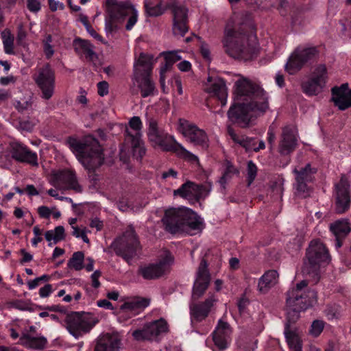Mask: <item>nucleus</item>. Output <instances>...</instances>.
<instances>
[{"label":"nucleus","mask_w":351,"mask_h":351,"mask_svg":"<svg viewBox=\"0 0 351 351\" xmlns=\"http://www.w3.org/2000/svg\"><path fill=\"white\" fill-rule=\"evenodd\" d=\"M234 101L228 116L242 127L247 126L254 117L264 113L269 104L266 93L254 86L247 79L240 77L235 82Z\"/></svg>","instance_id":"f257e3e1"},{"label":"nucleus","mask_w":351,"mask_h":351,"mask_svg":"<svg viewBox=\"0 0 351 351\" xmlns=\"http://www.w3.org/2000/svg\"><path fill=\"white\" fill-rule=\"evenodd\" d=\"M306 286V282L302 280L287 293L288 322L285 324L284 334L292 351H302V347L300 332L295 328L291 329L289 323L298 318L300 311L306 309L316 302V293L313 290H307Z\"/></svg>","instance_id":"f03ea898"},{"label":"nucleus","mask_w":351,"mask_h":351,"mask_svg":"<svg viewBox=\"0 0 351 351\" xmlns=\"http://www.w3.org/2000/svg\"><path fill=\"white\" fill-rule=\"evenodd\" d=\"M221 44L224 52L228 56L244 61L252 59L258 51L256 35L240 32L236 25L235 16L230 17L227 21Z\"/></svg>","instance_id":"7ed1b4c3"},{"label":"nucleus","mask_w":351,"mask_h":351,"mask_svg":"<svg viewBox=\"0 0 351 351\" xmlns=\"http://www.w3.org/2000/svg\"><path fill=\"white\" fill-rule=\"evenodd\" d=\"M162 221L166 229L173 234L185 232L193 235L203 228V219L186 207L167 209Z\"/></svg>","instance_id":"20e7f679"},{"label":"nucleus","mask_w":351,"mask_h":351,"mask_svg":"<svg viewBox=\"0 0 351 351\" xmlns=\"http://www.w3.org/2000/svg\"><path fill=\"white\" fill-rule=\"evenodd\" d=\"M69 147L75 155L79 162L88 171H93L104 162V156L98 141L91 136H86L83 141L69 138Z\"/></svg>","instance_id":"39448f33"},{"label":"nucleus","mask_w":351,"mask_h":351,"mask_svg":"<svg viewBox=\"0 0 351 351\" xmlns=\"http://www.w3.org/2000/svg\"><path fill=\"white\" fill-rule=\"evenodd\" d=\"M167 6L173 7V32L176 36H183L188 30L187 9L182 5H176L172 3H164L161 0H145V8L148 15L157 16L162 14Z\"/></svg>","instance_id":"423d86ee"},{"label":"nucleus","mask_w":351,"mask_h":351,"mask_svg":"<svg viewBox=\"0 0 351 351\" xmlns=\"http://www.w3.org/2000/svg\"><path fill=\"white\" fill-rule=\"evenodd\" d=\"M329 261L330 256L325 245L318 240L312 241L306 251L302 272L317 279L320 269L328 264Z\"/></svg>","instance_id":"0eeeda50"},{"label":"nucleus","mask_w":351,"mask_h":351,"mask_svg":"<svg viewBox=\"0 0 351 351\" xmlns=\"http://www.w3.org/2000/svg\"><path fill=\"white\" fill-rule=\"evenodd\" d=\"M153 56L141 53L134 64V83L141 91L142 97H146L154 94V84L149 78L152 70Z\"/></svg>","instance_id":"6e6552de"},{"label":"nucleus","mask_w":351,"mask_h":351,"mask_svg":"<svg viewBox=\"0 0 351 351\" xmlns=\"http://www.w3.org/2000/svg\"><path fill=\"white\" fill-rule=\"evenodd\" d=\"M49 182L53 189H49L47 193L56 199L59 198L58 191L71 189L76 193H80L82 191V186L77 182L75 172L71 169L53 171Z\"/></svg>","instance_id":"1a4fd4ad"},{"label":"nucleus","mask_w":351,"mask_h":351,"mask_svg":"<svg viewBox=\"0 0 351 351\" xmlns=\"http://www.w3.org/2000/svg\"><path fill=\"white\" fill-rule=\"evenodd\" d=\"M97 323V319L91 314L73 313L66 316L64 326L74 338L79 339L88 333Z\"/></svg>","instance_id":"9d476101"},{"label":"nucleus","mask_w":351,"mask_h":351,"mask_svg":"<svg viewBox=\"0 0 351 351\" xmlns=\"http://www.w3.org/2000/svg\"><path fill=\"white\" fill-rule=\"evenodd\" d=\"M178 130L188 143L202 149H206L208 147L209 138L206 132L195 124L184 119H180Z\"/></svg>","instance_id":"9b49d317"},{"label":"nucleus","mask_w":351,"mask_h":351,"mask_svg":"<svg viewBox=\"0 0 351 351\" xmlns=\"http://www.w3.org/2000/svg\"><path fill=\"white\" fill-rule=\"evenodd\" d=\"M143 123L138 117H132L126 126V141L131 144L134 156L141 158L145 154L142 137Z\"/></svg>","instance_id":"f8f14e48"},{"label":"nucleus","mask_w":351,"mask_h":351,"mask_svg":"<svg viewBox=\"0 0 351 351\" xmlns=\"http://www.w3.org/2000/svg\"><path fill=\"white\" fill-rule=\"evenodd\" d=\"M328 78L326 65L319 64L313 69L309 77L302 82V88L308 95H317L324 88Z\"/></svg>","instance_id":"ddd939ff"},{"label":"nucleus","mask_w":351,"mask_h":351,"mask_svg":"<svg viewBox=\"0 0 351 351\" xmlns=\"http://www.w3.org/2000/svg\"><path fill=\"white\" fill-rule=\"evenodd\" d=\"M147 136L154 147L165 151H171L177 142L174 136L169 135L158 126L157 121L152 117H147Z\"/></svg>","instance_id":"4468645a"},{"label":"nucleus","mask_w":351,"mask_h":351,"mask_svg":"<svg viewBox=\"0 0 351 351\" xmlns=\"http://www.w3.org/2000/svg\"><path fill=\"white\" fill-rule=\"evenodd\" d=\"M316 54L317 50L315 47H298L289 56L285 65V71L290 75L295 74Z\"/></svg>","instance_id":"2eb2a0df"},{"label":"nucleus","mask_w":351,"mask_h":351,"mask_svg":"<svg viewBox=\"0 0 351 351\" xmlns=\"http://www.w3.org/2000/svg\"><path fill=\"white\" fill-rule=\"evenodd\" d=\"M34 79L41 90L42 97L49 99L55 90V73L49 64H45L38 69Z\"/></svg>","instance_id":"dca6fc26"},{"label":"nucleus","mask_w":351,"mask_h":351,"mask_svg":"<svg viewBox=\"0 0 351 351\" xmlns=\"http://www.w3.org/2000/svg\"><path fill=\"white\" fill-rule=\"evenodd\" d=\"M316 169L312 168L310 164L303 166L295 167L293 169L295 178V194L301 197H306L310 195V188L307 183L311 182Z\"/></svg>","instance_id":"f3484780"},{"label":"nucleus","mask_w":351,"mask_h":351,"mask_svg":"<svg viewBox=\"0 0 351 351\" xmlns=\"http://www.w3.org/2000/svg\"><path fill=\"white\" fill-rule=\"evenodd\" d=\"M173 262V258L169 252L164 250L159 256V261L156 264H150L140 269L141 274L145 279H154L160 277L169 269Z\"/></svg>","instance_id":"a211bd4d"},{"label":"nucleus","mask_w":351,"mask_h":351,"mask_svg":"<svg viewBox=\"0 0 351 351\" xmlns=\"http://www.w3.org/2000/svg\"><path fill=\"white\" fill-rule=\"evenodd\" d=\"M212 190V184L208 182L206 185H198L192 182H187L179 189L173 191L175 196H180L191 202L205 198Z\"/></svg>","instance_id":"6ab92c4d"},{"label":"nucleus","mask_w":351,"mask_h":351,"mask_svg":"<svg viewBox=\"0 0 351 351\" xmlns=\"http://www.w3.org/2000/svg\"><path fill=\"white\" fill-rule=\"evenodd\" d=\"M107 3L108 5V10L112 16L114 18L124 16H129L125 28L127 30L132 29L137 22L138 19V12L135 7L129 3L121 4L117 3L116 0H108Z\"/></svg>","instance_id":"aec40b11"},{"label":"nucleus","mask_w":351,"mask_h":351,"mask_svg":"<svg viewBox=\"0 0 351 351\" xmlns=\"http://www.w3.org/2000/svg\"><path fill=\"white\" fill-rule=\"evenodd\" d=\"M114 247L123 254V258L129 261L138 245L134 230L132 228L127 230L114 241Z\"/></svg>","instance_id":"412c9836"},{"label":"nucleus","mask_w":351,"mask_h":351,"mask_svg":"<svg viewBox=\"0 0 351 351\" xmlns=\"http://www.w3.org/2000/svg\"><path fill=\"white\" fill-rule=\"evenodd\" d=\"M167 330V322L163 319H160L147 324L143 330L134 331L133 337L137 340H153L158 335L166 332Z\"/></svg>","instance_id":"4be33fe9"},{"label":"nucleus","mask_w":351,"mask_h":351,"mask_svg":"<svg viewBox=\"0 0 351 351\" xmlns=\"http://www.w3.org/2000/svg\"><path fill=\"white\" fill-rule=\"evenodd\" d=\"M204 90L211 96L217 97L222 106L226 105L228 88L221 77L208 76L204 84Z\"/></svg>","instance_id":"5701e85b"},{"label":"nucleus","mask_w":351,"mask_h":351,"mask_svg":"<svg viewBox=\"0 0 351 351\" xmlns=\"http://www.w3.org/2000/svg\"><path fill=\"white\" fill-rule=\"evenodd\" d=\"M208 264L203 259L197 269L195 280L193 284L192 298L193 300L200 298L207 289L210 282V274L207 269Z\"/></svg>","instance_id":"b1692460"},{"label":"nucleus","mask_w":351,"mask_h":351,"mask_svg":"<svg viewBox=\"0 0 351 351\" xmlns=\"http://www.w3.org/2000/svg\"><path fill=\"white\" fill-rule=\"evenodd\" d=\"M232 330L229 324L222 320H219L218 324L213 332V341L214 346L212 347L214 351H222L225 350L230 342Z\"/></svg>","instance_id":"393cba45"},{"label":"nucleus","mask_w":351,"mask_h":351,"mask_svg":"<svg viewBox=\"0 0 351 351\" xmlns=\"http://www.w3.org/2000/svg\"><path fill=\"white\" fill-rule=\"evenodd\" d=\"M332 101L340 110L351 107V89L348 84H343L332 89Z\"/></svg>","instance_id":"a878e982"},{"label":"nucleus","mask_w":351,"mask_h":351,"mask_svg":"<svg viewBox=\"0 0 351 351\" xmlns=\"http://www.w3.org/2000/svg\"><path fill=\"white\" fill-rule=\"evenodd\" d=\"M296 134V130L293 127L284 128L278 148L281 154H289L295 149L297 142Z\"/></svg>","instance_id":"bb28decb"},{"label":"nucleus","mask_w":351,"mask_h":351,"mask_svg":"<svg viewBox=\"0 0 351 351\" xmlns=\"http://www.w3.org/2000/svg\"><path fill=\"white\" fill-rule=\"evenodd\" d=\"M337 202L336 209L339 213L346 211L350 205V193L348 184L345 178H341L336 185Z\"/></svg>","instance_id":"cd10ccee"},{"label":"nucleus","mask_w":351,"mask_h":351,"mask_svg":"<svg viewBox=\"0 0 351 351\" xmlns=\"http://www.w3.org/2000/svg\"><path fill=\"white\" fill-rule=\"evenodd\" d=\"M120 346L121 338L118 334L106 333L99 338L95 351H119Z\"/></svg>","instance_id":"c85d7f7f"},{"label":"nucleus","mask_w":351,"mask_h":351,"mask_svg":"<svg viewBox=\"0 0 351 351\" xmlns=\"http://www.w3.org/2000/svg\"><path fill=\"white\" fill-rule=\"evenodd\" d=\"M11 155L18 161L28 162L32 165H37V155L27 147L19 143H14L11 146Z\"/></svg>","instance_id":"c756f323"},{"label":"nucleus","mask_w":351,"mask_h":351,"mask_svg":"<svg viewBox=\"0 0 351 351\" xmlns=\"http://www.w3.org/2000/svg\"><path fill=\"white\" fill-rule=\"evenodd\" d=\"M181 52L182 51L180 50H173L164 51L160 53V56H162L165 60V62L161 65L160 69V81L162 88L165 87V73L171 69L175 62L182 59V56H180Z\"/></svg>","instance_id":"7c9ffc66"},{"label":"nucleus","mask_w":351,"mask_h":351,"mask_svg":"<svg viewBox=\"0 0 351 351\" xmlns=\"http://www.w3.org/2000/svg\"><path fill=\"white\" fill-rule=\"evenodd\" d=\"M149 300L147 298H136L125 302L120 308L119 314L134 315L138 313L139 311L149 305Z\"/></svg>","instance_id":"2f4dec72"},{"label":"nucleus","mask_w":351,"mask_h":351,"mask_svg":"<svg viewBox=\"0 0 351 351\" xmlns=\"http://www.w3.org/2000/svg\"><path fill=\"white\" fill-rule=\"evenodd\" d=\"M217 301L215 295L210 296L204 303L200 304H191L190 306L192 319L200 321L204 319L208 314L211 306Z\"/></svg>","instance_id":"473e14b6"},{"label":"nucleus","mask_w":351,"mask_h":351,"mask_svg":"<svg viewBox=\"0 0 351 351\" xmlns=\"http://www.w3.org/2000/svg\"><path fill=\"white\" fill-rule=\"evenodd\" d=\"M22 346L28 349L42 350L47 344V339L44 337H32L29 335H24L20 338Z\"/></svg>","instance_id":"72a5a7b5"},{"label":"nucleus","mask_w":351,"mask_h":351,"mask_svg":"<svg viewBox=\"0 0 351 351\" xmlns=\"http://www.w3.org/2000/svg\"><path fill=\"white\" fill-rule=\"evenodd\" d=\"M278 278V274L276 270H269L265 273V274L259 279L258 281V290L261 293H265L271 287L274 286Z\"/></svg>","instance_id":"f704fd0d"},{"label":"nucleus","mask_w":351,"mask_h":351,"mask_svg":"<svg viewBox=\"0 0 351 351\" xmlns=\"http://www.w3.org/2000/svg\"><path fill=\"white\" fill-rule=\"evenodd\" d=\"M73 47L75 52L81 56H85L90 60L95 56L93 46L87 40L76 38L73 42Z\"/></svg>","instance_id":"c9c22d12"},{"label":"nucleus","mask_w":351,"mask_h":351,"mask_svg":"<svg viewBox=\"0 0 351 351\" xmlns=\"http://www.w3.org/2000/svg\"><path fill=\"white\" fill-rule=\"evenodd\" d=\"M330 229L335 237H345L350 231V226L347 219H341L330 224Z\"/></svg>","instance_id":"e433bc0d"},{"label":"nucleus","mask_w":351,"mask_h":351,"mask_svg":"<svg viewBox=\"0 0 351 351\" xmlns=\"http://www.w3.org/2000/svg\"><path fill=\"white\" fill-rule=\"evenodd\" d=\"M45 237L48 245L52 246L64 239V228L62 226H57L54 230L47 231Z\"/></svg>","instance_id":"4c0bfd02"},{"label":"nucleus","mask_w":351,"mask_h":351,"mask_svg":"<svg viewBox=\"0 0 351 351\" xmlns=\"http://www.w3.org/2000/svg\"><path fill=\"white\" fill-rule=\"evenodd\" d=\"M1 38L2 40L3 49L7 54H14V35L10 30L5 29L1 32Z\"/></svg>","instance_id":"58836bf2"},{"label":"nucleus","mask_w":351,"mask_h":351,"mask_svg":"<svg viewBox=\"0 0 351 351\" xmlns=\"http://www.w3.org/2000/svg\"><path fill=\"white\" fill-rule=\"evenodd\" d=\"M228 132L232 140L241 145L246 150L254 151V148H256L257 140L250 138H240L231 129L228 130Z\"/></svg>","instance_id":"ea45409f"},{"label":"nucleus","mask_w":351,"mask_h":351,"mask_svg":"<svg viewBox=\"0 0 351 351\" xmlns=\"http://www.w3.org/2000/svg\"><path fill=\"white\" fill-rule=\"evenodd\" d=\"M171 151L176 153L180 157L184 158L185 160L193 162H198V158L197 156L186 150L180 143L176 142L173 147Z\"/></svg>","instance_id":"a19ab883"},{"label":"nucleus","mask_w":351,"mask_h":351,"mask_svg":"<svg viewBox=\"0 0 351 351\" xmlns=\"http://www.w3.org/2000/svg\"><path fill=\"white\" fill-rule=\"evenodd\" d=\"M84 259V253L82 252H75L69 262V267L76 271L81 270L83 267Z\"/></svg>","instance_id":"79ce46f5"},{"label":"nucleus","mask_w":351,"mask_h":351,"mask_svg":"<svg viewBox=\"0 0 351 351\" xmlns=\"http://www.w3.org/2000/svg\"><path fill=\"white\" fill-rule=\"evenodd\" d=\"M237 172L236 169L230 165H228L223 175L219 180V184H220L223 190L226 188V184L228 181L232 178V176L235 174Z\"/></svg>","instance_id":"37998d69"},{"label":"nucleus","mask_w":351,"mask_h":351,"mask_svg":"<svg viewBox=\"0 0 351 351\" xmlns=\"http://www.w3.org/2000/svg\"><path fill=\"white\" fill-rule=\"evenodd\" d=\"M52 38L51 35H47L43 41V51L47 59L51 58L54 54V50L51 45Z\"/></svg>","instance_id":"c03bdc74"},{"label":"nucleus","mask_w":351,"mask_h":351,"mask_svg":"<svg viewBox=\"0 0 351 351\" xmlns=\"http://www.w3.org/2000/svg\"><path fill=\"white\" fill-rule=\"evenodd\" d=\"M324 327V323L320 320H315L311 326L309 330L310 334L313 337L319 336L322 332Z\"/></svg>","instance_id":"a18cd8bd"},{"label":"nucleus","mask_w":351,"mask_h":351,"mask_svg":"<svg viewBox=\"0 0 351 351\" xmlns=\"http://www.w3.org/2000/svg\"><path fill=\"white\" fill-rule=\"evenodd\" d=\"M72 229V234L74 237H75L76 238H81L83 240V241L86 243H89V239L86 235L88 230L86 228L80 229L77 226H73Z\"/></svg>","instance_id":"49530a36"},{"label":"nucleus","mask_w":351,"mask_h":351,"mask_svg":"<svg viewBox=\"0 0 351 351\" xmlns=\"http://www.w3.org/2000/svg\"><path fill=\"white\" fill-rule=\"evenodd\" d=\"M257 168L256 165L252 162L249 161L247 163V180L248 185H250L256 176Z\"/></svg>","instance_id":"de8ad7c7"},{"label":"nucleus","mask_w":351,"mask_h":351,"mask_svg":"<svg viewBox=\"0 0 351 351\" xmlns=\"http://www.w3.org/2000/svg\"><path fill=\"white\" fill-rule=\"evenodd\" d=\"M32 101L31 100H25V101H17L15 104L16 108L20 111L23 112L28 108H31Z\"/></svg>","instance_id":"09e8293b"},{"label":"nucleus","mask_w":351,"mask_h":351,"mask_svg":"<svg viewBox=\"0 0 351 351\" xmlns=\"http://www.w3.org/2000/svg\"><path fill=\"white\" fill-rule=\"evenodd\" d=\"M27 6L32 12H37L40 10V3L38 0H27Z\"/></svg>","instance_id":"8fccbe9b"},{"label":"nucleus","mask_w":351,"mask_h":351,"mask_svg":"<svg viewBox=\"0 0 351 351\" xmlns=\"http://www.w3.org/2000/svg\"><path fill=\"white\" fill-rule=\"evenodd\" d=\"M200 52L203 58L207 60L210 61L211 60V56H210V51L209 49V47L206 43H202L200 46Z\"/></svg>","instance_id":"3c124183"},{"label":"nucleus","mask_w":351,"mask_h":351,"mask_svg":"<svg viewBox=\"0 0 351 351\" xmlns=\"http://www.w3.org/2000/svg\"><path fill=\"white\" fill-rule=\"evenodd\" d=\"M98 94L103 97L108 93V84L106 81L97 84Z\"/></svg>","instance_id":"603ef678"},{"label":"nucleus","mask_w":351,"mask_h":351,"mask_svg":"<svg viewBox=\"0 0 351 351\" xmlns=\"http://www.w3.org/2000/svg\"><path fill=\"white\" fill-rule=\"evenodd\" d=\"M178 176V172L173 169H169L167 171H165L162 173L161 178L164 180H167L169 178H176Z\"/></svg>","instance_id":"864d4df0"},{"label":"nucleus","mask_w":351,"mask_h":351,"mask_svg":"<svg viewBox=\"0 0 351 351\" xmlns=\"http://www.w3.org/2000/svg\"><path fill=\"white\" fill-rule=\"evenodd\" d=\"M38 213L43 218H49L51 215L50 208L45 206H41L38 208Z\"/></svg>","instance_id":"5fc2aeb1"},{"label":"nucleus","mask_w":351,"mask_h":351,"mask_svg":"<svg viewBox=\"0 0 351 351\" xmlns=\"http://www.w3.org/2000/svg\"><path fill=\"white\" fill-rule=\"evenodd\" d=\"M52 291V287L51 285L47 284L39 290V294L41 298L48 297Z\"/></svg>","instance_id":"6e6d98bb"},{"label":"nucleus","mask_w":351,"mask_h":351,"mask_svg":"<svg viewBox=\"0 0 351 351\" xmlns=\"http://www.w3.org/2000/svg\"><path fill=\"white\" fill-rule=\"evenodd\" d=\"M178 68L182 72H187L191 70V64L187 60H183L178 64Z\"/></svg>","instance_id":"4d7b16f0"},{"label":"nucleus","mask_w":351,"mask_h":351,"mask_svg":"<svg viewBox=\"0 0 351 351\" xmlns=\"http://www.w3.org/2000/svg\"><path fill=\"white\" fill-rule=\"evenodd\" d=\"M103 225V221L97 217L92 219L90 223V228H95L97 231L102 229Z\"/></svg>","instance_id":"13d9d810"},{"label":"nucleus","mask_w":351,"mask_h":351,"mask_svg":"<svg viewBox=\"0 0 351 351\" xmlns=\"http://www.w3.org/2000/svg\"><path fill=\"white\" fill-rule=\"evenodd\" d=\"M27 36L26 32L25 31L22 25H20L18 27V32H17V40L19 43H21L23 41Z\"/></svg>","instance_id":"bf43d9fd"},{"label":"nucleus","mask_w":351,"mask_h":351,"mask_svg":"<svg viewBox=\"0 0 351 351\" xmlns=\"http://www.w3.org/2000/svg\"><path fill=\"white\" fill-rule=\"evenodd\" d=\"M101 276V273L99 271H95L92 275H91V280H92V285L95 288H98L100 286V283L99 282V278Z\"/></svg>","instance_id":"052dcab7"},{"label":"nucleus","mask_w":351,"mask_h":351,"mask_svg":"<svg viewBox=\"0 0 351 351\" xmlns=\"http://www.w3.org/2000/svg\"><path fill=\"white\" fill-rule=\"evenodd\" d=\"M97 303L99 307L104 308L106 309L113 308L112 303L106 299L98 300Z\"/></svg>","instance_id":"680f3d73"},{"label":"nucleus","mask_w":351,"mask_h":351,"mask_svg":"<svg viewBox=\"0 0 351 351\" xmlns=\"http://www.w3.org/2000/svg\"><path fill=\"white\" fill-rule=\"evenodd\" d=\"M25 193L29 196L38 195L39 192L33 185H27L25 189Z\"/></svg>","instance_id":"e2e57ef3"},{"label":"nucleus","mask_w":351,"mask_h":351,"mask_svg":"<svg viewBox=\"0 0 351 351\" xmlns=\"http://www.w3.org/2000/svg\"><path fill=\"white\" fill-rule=\"evenodd\" d=\"M21 253L23 255L21 263L29 262L33 259V256L31 254L27 252L24 249L21 250Z\"/></svg>","instance_id":"0e129e2a"},{"label":"nucleus","mask_w":351,"mask_h":351,"mask_svg":"<svg viewBox=\"0 0 351 351\" xmlns=\"http://www.w3.org/2000/svg\"><path fill=\"white\" fill-rule=\"evenodd\" d=\"M88 33L93 38L97 40H101V36L92 28L90 25L85 27Z\"/></svg>","instance_id":"69168bd1"},{"label":"nucleus","mask_w":351,"mask_h":351,"mask_svg":"<svg viewBox=\"0 0 351 351\" xmlns=\"http://www.w3.org/2000/svg\"><path fill=\"white\" fill-rule=\"evenodd\" d=\"M39 283H40V281L38 279V278H36L35 279H34L32 280H29L27 282L28 289L29 290L34 289L35 288H36L38 286Z\"/></svg>","instance_id":"338daca9"},{"label":"nucleus","mask_w":351,"mask_h":351,"mask_svg":"<svg viewBox=\"0 0 351 351\" xmlns=\"http://www.w3.org/2000/svg\"><path fill=\"white\" fill-rule=\"evenodd\" d=\"M13 82L14 77L12 76L2 77L0 78V84L1 85L5 86Z\"/></svg>","instance_id":"774afa93"}]
</instances>
